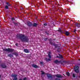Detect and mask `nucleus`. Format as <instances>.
I'll return each instance as SVG.
<instances>
[{"label": "nucleus", "mask_w": 80, "mask_h": 80, "mask_svg": "<svg viewBox=\"0 0 80 80\" xmlns=\"http://www.w3.org/2000/svg\"><path fill=\"white\" fill-rule=\"evenodd\" d=\"M14 54L16 56H18V53H14Z\"/></svg>", "instance_id": "obj_21"}, {"label": "nucleus", "mask_w": 80, "mask_h": 80, "mask_svg": "<svg viewBox=\"0 0 80 80\" xmlns=\"http://www.w3.org/2000/svg\"><path fill=\"white\" fill-rule=\"evenodd\" d=\"M32 67L34 68H38V66L34 64L32 65Z\"/></svg>", "instance_id": "obj_6"}, {"label": "nucleus", "mask_w": 80, "mask_h": 80, "mask_svg": "<svg viewBox=\"0 0 80 80\" xmlns=\"http://www.w3.org/2000/svg\"><path fill=\"white\" fill-rule=\"evenodd\" d=\"M12 20H15V19L14 18H12Z\"/></svg>", "instance_id": "obj_25"}, {"label": "nucleus", "mask_w": 80, "mask_h": 80, "mask_svg": "<svg viewBox=\"0 0 80 80\" xmlns=\"http://www.w3.org/2000/svg\"><path fill=\"white\" fill-rule=\"evenodd\" d=\"M66 74L68 76H70V73L68 72H66Z\"/></svg>", "instance_id": "obj_16"}, {"label": "nucleus", "mask_w": 80, "mask_h": 80, "mask_svg": "<svg viewBox=\"0 0 80 80\" xmlns=\"http://www.w3.org/2000/svg\"><path fill=\"white\" fill-rule=\"evenodd\" d=\"M75 75H76V74H72V76H73V77H75Z\"/></svg>", "instance_id": "obj_22"}, {"label": "nucleus", "mask_w": 80, "mask_h": 80, "mask_svg": "<svg viewBox=\"0 0 80 80\" xmlns=\"http://www.w3.org/2000/svg\"><path fill=\"white\" fill-rule=\"evenodd\" d=\"M45 60L46 61H51V59L50 58H49L48 59L47 58H45Z\"/></svg>", "instance_id": "obj_11"}, {"label": "nucleus", "mask_w": 80, "mask_h": 80, "mask_svg": "<svg viewBox=\"0 0 80 80\" xmlns=\"http://www.w3.org/2000/svg\"><path fill=\"white\" fill-rule=\"evenodd\" d=\"M41 72H42V75H43V74H45V72H44L43 71H42Z\"/></svg>", "instance_id": "obj_23"}, {"label": "nucleus", "mask_w": 80, "mask_h": 80, "mask_svg": "<svg viewBox=\"0 0 80 80\" xmlns=\"http://www.w3.org/2000/svg\"><path fill=\"white\" fill-rule=\"evenodd\" d=\"M57 58H63L61 56L60 57H58V56H57Z\"/></svg>", "instance_id": "obj_20"}, {"label": "nucleus", "mask_w": 80, "mask_h": 80, "mask_svg": "<svg viewBox=\"0 0 80 80\" xmlns=\"http://www.w3.org/2000/svg\"><path fill=\"white\" fill-rule=\"evenodd\" d=\"M40 63L41 65L43 64V62H40Z\"/></svg>", "instance_id": "obj_27"}, {"label": "nucleus", "mask_w": 80, "mask_h": 80, "mask_svg": "<svg viewBox=\"0 0 80 80\" xmlns=\"http://www.w3.org/2000/svg\"><path fill=\"white\" fill-rule=\"evenodd\" d=\"M58 62V61L57 60H56L54 61V62L55 63H57Z\"/></svg>", "instance_id": "obj_18"}, {"label": "nucleus", "mask_w": 80, "mask_h": 80, "mask_svg": "<svg viewBox=\"0 0 80 80\" xmlns=\"http://www.w3.org/2000/svg\"><path fill=\"white\" fill-rule=\"evenodd\" d=\"M33 27H37V24L36 23H34L33 24Z\"/></svg>", "instance_id": "obj_13"}, {"label": "nucleus", "mask_w": 80, "mask_h": 80, "mask_svg": "<svg viewBox=\"0 0 80 80\" xmlns=\"http://www.w3.org/2000/svg\"><path fill=\"white\" fill-rule=\"evenodd\" d=\"M78 68H79V67H78V66H75L74 68V71H75L76 72H77V73L78 72H79V69H78Z\"/></svg>", "instance_id": "obj_2"}, {"label": "nucleus", "mask_w": 80, "mask_h": 80, "mask_svg": "<svg viewBox=\"0 0 80 80\" xmlns=\"http://www.w3.org/2000/svg\"><path fill=\"white\" fill-rule=\"evenodd\" d=\"M76 26L77 27H80V24L79 23H77L76 24Z\"/></svg>", "instance_id": "obj_12"}, {"label": "nucleus", "mask_w": 80, "mask_h": 80, "mask_svg": "<svg viewBox=\"0 0 80 80\" xmlns=\"http://www.w3.org/2000/svg\"><path fill=\"white\" fill-rule=\"evenodd\" d=\"M24 51L25 53H29V51H28V49H24Z\"/></svg>", "instance_id": "obj_9"}, {"label": "nucleus", "mask_w": 80, "mask_h": 80, "mask_svg": "<svg viewBox=\"0 0 80 80\" xmlns=\"http://www.w3.org/2000/svg\"><path fill=\"white\" fill-rule=\"evenodd\" d=\"M8 57H13V56L10 54H8Z\"/></svg>", "instance_id": "obj_17"}, {"label": "nucleus", "mask_w": 80, "mask_h": 80, "mask_svg": "<svg viewBox=\"0 0 80 80\" xmlns=\"http://www.w3.org/2000/svg\"><path fill=\"white\" fill-rule=\"evenodd\" d=\"M1 67L2 68H6L7 66L5 64H2L1 65Z\"/></svg>", "instance_id": "obj_5"}, {"label": "nucleus", "mask_w": 80, "mask_h": 80, "mask_svg": "<svg viewBox=\"0 0 80 80\" xmlns=\"http://www.w3.org/2000/svg\"><path fill=\"white\" fill-rule=\"evenodd\" d=\"M18 44H15V45L16 46H17V45H18Z\"/></svg>", "instance_id": "obj_29"}, {"label": "nucleus", "mask_w": 80, "mask_h": 80, "mask_svg": "<svg viewBox=\"0 0 80 80\" xmlns=\"http://www.w3.org/2000/svg\"><path fill=\"white\" fill-rule=\"evenodd\" d=\"M76 31H77V30H76V29H75L74 31V32H76Z\"/></svg>", "instance_id": "obj_28"}, {"label": "nucleus", "mask_w": 80, "mask_h": 80, "mask_svg": "<svg viewBox=\"0 0 80 80\" xmlns=\"http://www.w3.org/2000/svg\"><path fill=\"white\" fill-rule=\"evenodd\" d=\"M11 77L13 78H17V74H12Z\"/></svg>", "instance_id": "obj_8"}, {"label": "nucleus", "mask_w": 80, "mask_h": 80, "mask_svg": "<svg viewBox=\"0 0 80 80\" xmlns=\"http://www.w3.org/2000/svg\"><path fill=\"white\" fill-rule=\"evenodd\" d=\"M5 51H7V52H13V49L10 48L5 49Z\"/></svg>", "instance_id": "obj_3"}, {"label": "nucleus", "mask_w": 80, "mask_h": 80, "mask_svg": "<svg viewBox=\"0 0 80 80\" xmlns=\"http://www.w3.org/2000/svg\"><path fill=\"white\" fill-rule=\"evenodd\" d=\"M65 34L67 35H69V34H70V33L68 32H66Z\"/></svg>", "instance_id": "obj_14"}, {"label": "nucleus", "mask_w": 80, "mask_h": 80, "mask_svg": "<svg viewBox=\"0 0 80 80\" xmlns=\"http://www.w3.org/2000/svg\"><path fill=\"white\" fill-rule=\"evenodd\" d=\"M56 76L58 78L62 77L61 75L59 74L56 75Z\"/></svg>", "instance_id": "obj_10"}, {"label": "nucleus", "mask_w": 80, "mask_h": 80, "mask_svg": "<svg viewBox=\"0 0 80 80\" xmlns=\"http://www.w3.org/2000/svg\"><path fill=\"white\" fill-rule=\"evenodd\" d=\"M44 26H47V23L44 24Z\"/></svg>", "instance_id": "obj_26"}, {"label": "nucleus", "mask_w": 80, "mask_h": 80, "mask_svg": "<svg viewBox=\"0 0 80 80\" xmlns=\"http://www.w3.org/2000/svg\"><path fill=\"white\" fill-rule=\"evenodd\" d=\"M47 76L48 78H50V77H52V75H51V74H48Z\"/></svg>", "instance_id": "obj_15"}, {"label": "nucleus", "mask_w": 80, "mask_h": 80, "mask_svg": "<svg viewBox=\"0 0 80 80\" xmlns=\"http://www.w3.org/2000/svg\"><path fill=\"white\" fill-rule=\"evenodd\" d=\"M6 4L7 5H6L5 6V8H7V9H8V6H10V5L9 3H8V2H7Z\"/></svg>", "instance_id": "obj_4"}, {"label": "nucleus", "mask_w": 80, "mask_h": 80, "mask_svg": "<svg viewBox=\"0 0 80 80\" xmlns=\"http://www.w3.org/2000/svg\"><path fill=\"white\" fill-rule=\"evenodd\" d=\"M28 23V26H30V25H31V22H29Z\"/></svg>", "instance_id": "obj_19"}, {"label": "nucleus", "mask_w": 80, "mask_h": 80, "mask_svg": "<svg viewBox=\"0 0 80 80\" xmlns=\"http://www.w3.org/2000/svg\"><path fill=\"white\" fill-rule=\"evenodd\" d=\"M19 37L20 40L22 41V42H28V40H29L28 38H26V37L24 36V35L20 34L19 35Z\"/></svg>", "instance_id": "obj_1"}, {"label": "nucleus", "mask_w": 80, "mask_h": 80, "mask_svg": "<svg viewBox=\"0 0 80 80\" xmlns=\"http://www.w3.org/2000/svg\"><path fill=\"white\" fill-rule=\"evenodd\" d=\"M13 80H17V78H14L13 79Z\"/></svg>", "instance_id": "obj_24"}, {"label": "nucleus", "mask_w": 80, "mask_h": 80, "mask_svg": "<svg viewBox=\"0 0 80 80\" xmlns=\"http://www.w3.org/2000/svg\"><path fill=\"white\" fill-rule=\"evenodd\" d=\"M48 57L49 58H52V57H51V56L50 55H51V54H52V53H51V52H48Z\"/></svg>", "instance_id": "obj_7"}]
</instances>
